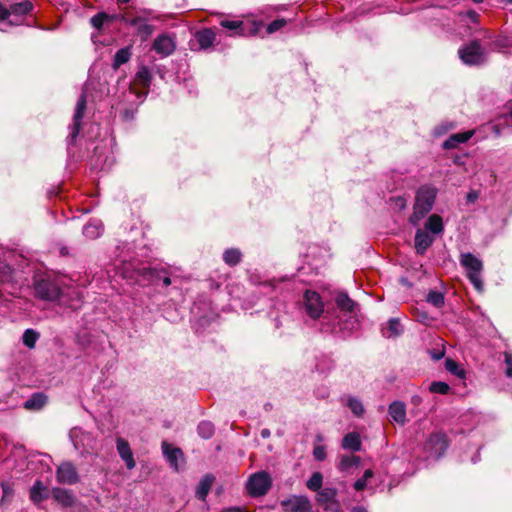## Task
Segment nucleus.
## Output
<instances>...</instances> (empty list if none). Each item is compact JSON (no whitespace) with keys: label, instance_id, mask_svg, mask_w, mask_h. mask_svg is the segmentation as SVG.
I'll use <instances>...</instances> for the list:
<instances>
[{"label":"nucleus","instance_id":"1","mask_svg":"<svg viewBox=\"0 0 512 512\" xmlns=\"http://www.w3.org/2000/svg\"><path fill=\"white\" fill-rule=\"evenodd\" d=\"M437 196V189L429 185L421 186L415 196L413 213L409 222L416 226L432 210Z\"/></svg>","mask_w":512,"mask_h":512},{"label":"nucleus","instance_id":"2","mask_svg":"<svg viewBox=\"0 0 512 512\" xmlns=\"http://www.w3.org/2000/svg\"><path fill=\"white\" fill-rule=\"evenodd\" d=\"M33 287L35 296L44 301L55 302L63 295L58 281L50 277L35 279Z\"/></svg>","mask_w":512,"mask_h":512},{"label":"nucleus","instance_id":"3","mask_svg":"<svg viewBox=\"0 0 512 512\" xmlns=\"http://www.w3.org/2000/svg\"><path fill=\"white\" fill-rule=\"evenodd\" d=\"M461 266L465 269L466 276L470 282L474 285L476 290H483V281L481 274L483 271V263L474 254L467 252L462 253L459 258Z\"/></svg>","mask_w":512,"mask_h":512},{"label":"nucleus","instance_id":"4","mask_svg":"<svg viewBox=\"0 0 512 512\" xmlns=\"http://www.w3.org/2000/svg\"><path fill=\"white\" fill-rule=\"evenodd\" d=\"M33 9L32 2H15L7 9L0 2V24L17 25L20 17Z\"/></svg>","mask_w":512,"mask_h":512},{"label":"nucleus","instance_id":"5","mask_svg":"<svg viewBox=\"0 0 512 512\" xmlns=\"http://www.w3.org/2000/svg\"><path fill=\"white\" fill-rule=\"evenodd\" d=\"M459 58L466 65H481L485 62V50L478 40H473L470 43L462 46L458 50Z\"/></svg>","mask_w":512,"mask_h":512},{"label":"nucleus","instance_id":"6","mask_svg":"<svg viewBox=\"0 0 512 512\" xmlns=\"http://www.w3.org/2000/svg\"><path fill=\"white\" fill-rule=\"evenodd\" d=\"M220 25L223 28L233 31V35L253 36L260 32L264 26L262 21L259 22H243L239 20H222Z\"/></svg>","mask_w":512,"mask_h":512},{"label":"nucleus","instance_id":"7","mask_svg":"<svg viewBox=\"0 0 512 512\" xmlns=\"http://www.w3.org/2000/svg\"><path fill=\"white\" fill-rule=\"evenodd\" d=\"M271 487V478L268 473L261 471L250 476L246 488L249 495L259 497L265 495Z\"/></svg>","mask_w":512,"mask_h":512},{"label":"nucleus","instance_id":"8","mask_svg":"<svg viewBox=\"0 0 512 512\" xmlns=\"http://www.w3.org/2000/svg\"><path fill=\"white\" fill-rule=\"evenodd\" d=\"M86 107H87V95L85 92H82L77 100V103H76L75 112L73 115V123L70 127L71 132L67 138L68 144H74L76 141V138L81 129V120L84 117V112L86 110Z\"/></svg>","mask_w":512,"mask_h":512},{"label":"nucleus","instance_id":"9","mask_svg":"<svg viewBox=\"0 0 512 512\" xmlns=\"http://www.w3.org/2000/svg\"><path fill=\"white\" fill-rule=\"evenodd\" d=\"M303 300L308 316L314 320L320 318L324 311V305L320 295L316 291L306 290Z\"/></svg>","mask_w":512,"mask_h":512},{"label":"nucleus","instance_id":"10","mask_svg":"<svg viewBox=\"0 0 512 512\" xmlns=\"http://www.w3.org/2000/svg\"><path fill=\"white\" fill-rule=\"evenodd\" d=\"M448 445L447 436L442 432H437L430 435L424 448L430 456L439 458L446 452Z\"/></svg>","mask_w":512,"mask_h":512},{"label":"nucleus","instance_id":"11","mask_svg":"<svg viewBox=\"0 0 512 512\" xmlns=\"http://www.w3.org/2000/svg\"><path fill=\"white\" fill-rule=\"evenodd\" d=\"M56 479L60 484L74 485L79 482V474L70 461L62 462L56 470Z\"/></svg>","mask_w":512,"mask_h":512},{"label":"nucleus","instance_id":"12","mask_svg":"<svg viewBox=\"0 0 512 512\" xmlns=\"http://www.w3.org/2000/svg\"><path fill=\"white\" fill-rule=\"evenodd\" d=\"M121 20L126 24L136 27V33L142 41H147L153 34L155 27L148 24L146 20L140 16L129 17L127 14H121Z\"/></svg>","mask_w":512,"mask_h":512},{"label":"nucleus","instance_id":"13","mask_svg":"<svg viewBox=\"0 0 512 512\" xmlns=\"http://www.w3.org/2000/svg\"><path fill=\"white\" fill-rule=\"evenodd\" d=\"M176 48L174 39L168 34L157 36L153 42L152 49L159 55L166 57L171 55Z\"/></svg>","mask_w":512,"mask_h":512},{"label":"nucleus","instance_id":"14","mask_svg":"<svg viewBox=\"0 0 512 512\" xmlns=\"http://www.w3.org/2000/svg\"><path fill=\"white\" fill-rule=\"evenodd\" d=\"M311 505L306 496H292L288 499L281 501V506L284 512H304L309 509Z\"/></svg>","mask_w":512,"mask_h":512},{"label":"nucleus","instance_id":"15","mask_svg":"<svg viewBox=\"0 0 512 512\" xmlns=\"http://www.w3.org/2000/svg\"><path fill=\"white\" fill-rule=\"evenodd\" d=\"M116 448L119 456L125 462L126 467L129 470H132L136 466V462L133 457L132 450L127 440L122 437L117 438L116 440Z\"/></svg>","mask_w":512,"mask_h":512},{"label":"nucleus","instance_id":"16","mask_svg":"<svg viewBox=\"0 0 512 512\" xmlns=\"http://www.w3.org/2000/svg\"><path fill=\"white\" fill-rule=\"evenodd\" d=\"M194 36L199 46V50H207L211 48L216 40V33L211 28L198 30Z\"/></svg>","mask_w":512,"mask_h":512},{"label":"nucleus","instance_id":"17","mask_svg":"<svg viewBox=\"0 0 512 512\" xmlns=\"http://www.w3.org/2000/svg\"><path fill=\"white\" fill-rule=\"evenodd\" d=\"M434 237L429 235L426 231L418 229L414 238V247L416 253L424 255L427 249L433 244Z\"/></svg>","mask_w":512,"mask_h":512},{"label":"nucleus","instance_id":"18","mask_svg":"<svg viewBox=\"0 0 512 512\" xmlns=\"http://www.w3.org/2000/svg\"><path fill=\"white\" fill-rule=\"evenodd\" d=\"M391 420L399 425H405L407 422L406 418V405L402 401H394L389 405L388 408Z\"/></svg>","mask_w":512,"mask_h":512},{"label":"nucleus","instance_id":"19","mask_svg":"<svg viewBox=\"0 0 512 512\" xmlns=\"http://www.w3.org/2000/svg\"><path fill=\"white\" fill-rule=\"evenodd\" d=\"M162 449L163 454L166 458V460L169 462L170 466L175 469L179 470V463L178 461L183 459V452L180 448L172 447L166 442L162 443Z\"/></svg>","mask_w":512,"mask_h":512},{"label":"nucleus","instance_id":"20","mask_svg":"<svg viewBox=\"0 0 512 512\" xmlns=\"http://www.w3.org/2000/svg\"><path fill=\"white\" fill-rule=\"evenodd\" d=\"M473 135V130L452 134L443 142L442 147L446 150L455 149L460 144H463L471 139Z\"/></svg>","mask_w":512,"mask_h":512},{"label":"nucleus","instance_id":"21","mask_svg":"<svg viewBox=\"0 0 512 512\" xmlns=\"http://www.w3.org/2000/svg\"><path fill=\"white\" fill-rule=\"evenodd\" d=\"M104 231L103 223L98 219L90 220L84 227H83V235L90 239L94 240L97 239L102 235Z\"/></svg>","mask_w":512,"mask_h":512},{"label":"nucleus","instance_id":"22","mask_svg":"<svg viewBox=\"0 0 512 512\" xmlns=\"http://www.w3.org/2000/svg\"><path fill=\"white\" fill-rule=\"evenodd\" d=\"M52 496L57 502L61 503L65 507H71L75 503L73 494L64 488L54 487L52 489Z\"/></svg>","mask_w":512,"mask_h":512},{"label":"nucleus","instance_id":"23","mask_svg":"<svg viewBox=\"0 0 512 512\" xmlns=\"http://www.w3.org/2000/svg\"><path fill=\"white\" fill-rule=\"evenodd\" d=\"M47 396L42 392L33 393L29 399L24 402L23 407L26 410H40L47 403Z\"/></svg>","mask_w":512,"mask_h":512},{"label":"nucleus","instance_id":"24","mask_svg":"<svg viewBox=\"0 0 512 512\" xmlns=\"http://www.w3.org/2000/svg\"><path fill=\"white\" fill-rule=\"evenodd\" d=\"M49 497L47 487L40 480H36L30 489V499L33 503H40Z\"/></svg>","mask_w":512,"mask_h":512},{"label":"nucleus","instance_id":"25","mask_svg":"<svg viewBox=\"0 0 512 512\" xmlns=\"http://www.w3.org/2000/svg\"><path fill=\"white\" fill-rule=\"evenodd\" d=\"M214 477L210 474L205 475L198 483L195 491V495L199 500H205L208 495L211 486L213 484Z\"/></svg>","mask_w":512,"mask_h":512},{"label":"nucleus","instance_id":"26","mask_svg":"<svg viewBox=\"0 0 512 512\" xmlns=\"http://www.w3.org/2000/svg\"><path fill=\"white\" fill-rule=\"evenodd\" d=\"M116 19H121V14L110 15L106 12H99L90 19V23L95 29L99 30L103 27L105 22H112Z\"/></svg>","mask_w":512,"mask_h":512},{"label":"nucleus","instance_id":"27","mask_svg":"<svg viewBox=\"0 0 512 512\" xmlns=\"http://www.w3.org/2000/svg\"><path fill=\"white\" fill-rule=\"evenodd\" d=\"M337 307L345 312H354L357 304L345 292H340L335 299Z\"/></svg>","mask_w":512,"mask_h":512},{"label":"nucleus","instance_id":"28","mask_svg":"<svg viewBox=\"0 0 512 512\" xmlns=\"http://www.w3.org/2000/svg\"><path fill=\"white\" fill-rule=\"evenodd\" d=\"M342 447L354 452L359 451L361 449V439L359 434L356 432L346 434L342 440Z\"/></svg>","mask_w":512,"mask_h":512},{"label":"nucleus","instance_id":"29","mask_svg":"<svg viewBox=\"0 0 512 512\" xmlns=\"http://www.w3.org/2000/svg\"><path fill=\"white\" fill-rule=\"evenodd\" d=\"M425 229L432 232L433 234H440L444 230L443 220L437 214L429 216L425 223Z\"/></svg>","mask_w":512,"mask_h":512},{"label":"nucleus","instance_id":"30","mask_svg":"<svg viewBox=\"0 0 512 512\" xmlns=\"http://www.w3.org/2000/svg\"><path fill=\"white\" fill-rule=\"evenodd\" d=\"M242 260V253L237 248H230L224 251L223 261L229 266H236Z\"/></svg>","mask_w":512,"mask_h":512},{"label":"nucleus","instance_id":"31","mask_svg":"<svg viewBox=\"0 0 512 512\" xmlns=\"http://www.w3.org/2000/svg\"><path fill=\"white\" fill-rule=\"evenodd\" d=\"M138 274L143 277V279L148 280L149 282H157L162 278V275L165 274V271L159 270L156 268L145 267L138 271Z\"/></svg>","mask_w":512,"mask_h":512},{"label":"nucleus","instance_id":"32","mask_svg":"<svg viewBox=\"0 0 512 512\" xmlns=\"http://www.w3.org/2000/svg\"><path fill=\"white\" fill-rule=\"evenodd\" d=\"M131 55H132V53H131L130 47H124V48L119 49L114 55L113 64H112L113 68L117 69L121 65L127 63L130 60Z\"/></svg>","mask_w":512,"mask_h":512},{"label":"nucleus","instance_id":"33","mask_svg":"<svg viewBox=\"0 0 512 512\" xmlns=\"http://www.w3.org/2000/svg\"><path fill=\"white\" fill-rule=\"evenodd\" d=\"M316 500L319 505H323L324 503L331 502L334 500L338 494L336 488L326 487L317 491Z\"/></svg>","mask_w":512,"mask_h":512},{"label":"nucleus","instance_id":"34","mask_svg":"<svg viewBox=\"0 0 512 512\" xmlns=\"http://www.w3.org/2000/svg\"><path fill=\"white\" fill-rule=\"evenodd\" d=\"M360 464V457L355 455H344L341 457L338 464V469L342 472L348 471L352 467H357Z\"/></svg>","mask_w":512,"mask_h":512},{"label":"nucleus","instance_id":"35","mask_svg":"<svg viewBox=\"0 0 512 512\" xmlns=\"http://www.w3.org/2000/svg\"><path fill=\"white\" fill-rule=\"evenodd\" d=\"M135 80L139 85L148 88L152 81L149 69L146 66H141L136 73Z\"/></svg>","mask_w":512,"mask_h":512},{"label":"nucleus","instance_id":"36","mask_svg":"<svg viewBox=\"0 0 512 512\" xmlns=\"http://www.w3.org/2000/svg\"><path fill=\"white\" fill-rule=\"evenodd\" d=\"M40 334L39 332L35 331L34 329H26L22 335V342L23 344L28 347L29 349H32L35 347L37 340L39 339Z\"/></svg>","mask_w":512,"mask_h":512},{"label":"nucleus","instance_id":"37","mask_svg":"<svg viewBox=\"0 0 512 512\" xmlns=\"http://www.w3.org/2000/svg\"><path fill=\"white\" fill-rule=\"evenodd\" d=\"M426 301L436 308H442L445 304V297L442 292L431 290L426 296Z\"/></svg>","mask_w":512,"mask_h":512},{"label":"nucleus","instance_id":"38","mask_svg":"<svg viewBox=\"0 0 512 512\" xmlns=\"http://www.w3.org/2000/svg\"><path fill=\"white\" fill-rule=\"evenodd\" d=\"M197 432L203 439H210L215 432L214 424L210 421H202L197 427Z\"/></svg>","mask_w":512,"mask_h":512},{"label":"nucleus","instance_id":"39","mask_svg":"<svg viewBox=\"0 0 512 512\" xmlns=\"http://www.w3.org/2000/svg\"><path fill=\"white\" fill-rule=\"evenodd\" d=\"M346 405L349 407L351 412L356 417H361L364 414L365 410H364L362 402L359 399H357L355 397H349Z\"/></svg>","mask_w":512,"mask_h":512},{"label":"nucleus","instance_id":"40","mask_svg":"<svg viewBox=\"0 0 512 512\" xmlns=\"http://www.w3.org/2000/svg\"><path fill=\"white\" fill-rule=\"evenodd\" d=\"M445 368L451 374H453L459 378H465V371L453 359L448 358L445 360Z\"/></svg>","mask_w":512,"mask_h":512},{"label":"nucleus","instance_id":"41","mask_svg":"<svg viewBox=\"0 0 512 512\" xmlns=\"http://www.w3.org/2000/svg\"><path fill=\"white\" fill-rule=\"evenodd\" d=\"M323 476L320 472H314L308 479L306 486L311 491H318L322 487Z\"/></svg>","mask_w":512,"mask_h":512},{"label":"nucleus","instance_id":"42","mask_svg":"<svg viewBox=\"0 0 512 512\" xmlns=\"http://www.w3.org/2000/svg\"><path fill=\"white\" fill-rule=\"evenodd\" d=\"M138 104L137 105H130L129 107H126L120 112V119L123 122H132L136 114L138 112Z\"/></svg>","mask_w":512,"mask_h":512},{"label":"nucleus","instance_id":"43","mask_svg":"<svg viewBox=\"0 0 512 512\" xmlns=\"http://www.w3.org/2000/svg\"><path fill=\"white\" fill-rule=\"evenodd\" d=\"M387 331L389 333V337H396L402 333L401 323L398 318L389 319Z\"/></svg>","mask_w":512,"mask_h":512},{"label":"nucleus","instance_id":"44","mask_svg":"<svg viewBox=\"0 0 512 512\" xmlns=\"http://www.w3.org/2000/svg\"><path fill=\"white\" fill-rule=\"evenodd\" d=\"M429 390L432 393H437L441 395H445L449 392L450 387L446 382L442 381H434L430 384Z\"/></svg>","mask_w":512,"mask_h":512},{"label":"nucleus","instance_id":"45","mask_svg":"<svg viewBox=\"0 0 512 512\" xmlns=\"http://www.w3.org/2000/svg\"><path fill=\"white\" fill-rule=\"evenodd\" d=\"M374 475V472L373 470L371 469H367L365 472H364V475L357 479L354 483V489L357 490V491H362L365 489L366 485H367V481L368 479L372 478Z\"/></svg>","mask_w":512,"mask_h":512},{"label":"nucleus","instance_id":"46","mask_svg":"<svg viewBox=\"0 0 512 512\" xmlns=\"http://www.w3.org/2000/svg\"><path fill=\"white\" fill-rule=\"evenodd\" d=\"M286 23H287L286 20L283 18L276 19L267 25L266 33L272 34L276 31L280 30L281 28H283L286 25Z\"/></svg>","mask_w":512,"mask_h":512},{"label":"nucleus","instance_id":"47","mask_svg":"<svg viewBox=\"0 0 512 512\" xmlns=\"http://www.w3.org/2000/svg\"><path fill=\"white\" fill-rule=\"evenodd\" d=\"M416 320L424 325H430V323L434 320L426 311H422L416 309L415 311Z\"/></svg>","mask_w":512,"mask_h":512},{"label":"nucleus","instance_id":"48","mask_svg":"<svg viewBox=\"0 0 512 512\" xmlns=\"http://www.w3.org/2000/svg\"><path fill=\"white\" fill-rule=\"evenodd\" d=\"M504 363H505V376L507 378H512V353L511 352H504Z\"/></svg>","mask_w":512,"mask_h":512},{"label":"nucleus","instance_id":"49","mask_svg":"<svg viewBox=\"0 0 512 512\" xmlns=\"http://www.w3.org/2000/svg\"><path fill=\"white\" fill-rule=\"evenodd\" d=\"M3 496L1 499V503L9 502L13 496V489L8 483L2 484Z\"/></svg>","mask_w":512,"mask_h":512},{"label":"nucleus","instance_id":"50","mask_svg":"<svg viewBox=\"0 0 512 512\" xmlns=\"http://www.w3.org/2000/svg\"><path fill=\"white\" fill-rule=\"evenodd\" d=\"M313 456L317 461H323L326 458V450L324 446H316L313 450Z\"/></svg>","mask_w":512,"mask_h":512},{"label":"nucleus","instance_id":"51","mask_svg":"<svg viewBox=\"0 0 512 512\" xmlns=\"http://www.w3.org/2000/svg\"><path fill=\"white\" fill-rule=\"evenodd\" d=\"M461 19L468 18L470 22L476 23L478 21L479 14L474 10H468L465 13H460Z\"/></svg>","mask_w":512,"mask_h":512},{"label":"nucleus","instance_id":"52","mask_svg":"<svg viewBox=\"0 0 512 512\" xmlns=\"http://www.w3.org/2000/svg\"><path fill=\"white\" fill-rule=\"evenodd\" d=\"M322 506L326 512H338L339 510V503L336 498L331 502L324 503Z\"/></svg>","mask_w":512,"mask_h":512},{"label":"nucleus","instance_id":"53","mask_svg":"<svg viewBox=\"0 0 512 512\" xmlns=\"http://www.w3.org/2000/svg\"><path fill=\"white\" fill-rule=\"evenodd\" d=\"M160 280H162L163 285L165 287H168L171 284V279L168 275H166V273L162 275V278Z\"/></svg>","mask_w":512,"mask_h":512},{"label":"nucleus","instance_id":"54","mask_svg":"<svg viewBox=\"0 0 512 512\" xmlns=\"http://www.w3.org/2000/svg\"><path fill=\"white\" fill-rule=\"evenodd\" d=\"M432 358L435 359V360H440L441 358L444 357V351H439V352H433L431 354Z\"/></svg>","mask_w":512,"mask_h":512},{"label":"nucleus","instance_id":"55","mask_svg":"<svg viewBox=\"0 0 512 512\" xmlns=\"http://www.w3.org/2000/svg\"><path fill=\"white\" fill-rule=\"evenodd\" d=\"M270 435H271V432H270L269 429L264 428V429L261 430V437L262 438L267 439V438L270 437Z\"/></svg>","mask_w":512,"mask_h":512},{"label":"nucleus","instance_id":"56","mask_svg":"<svg viewBox=\"0 0 512 512\" xmlns=\"http://www.w3.org/2000/svg\"><path fill=\"white\" fill-rule=\"evenodd\" d=\"M222 512H242V510L240 508L231 507L223 510Z\"/></svg>","mask_w":512,"mask_h":512},{"label":"nucleus","instance_id":"57","mask_svg":"<svg viewBox=\"0 0 512 512\" xmlns=\"http://www.w3.org/2000/svg\"><path fill=\"white\" fill-rule=\"evenodd\" d=\"M467 198H468V201H473V200H475L477 198V194L474 193V192L469 193Z\"/></svg>","mask_w":512,"mask_h":512},{"label":"nucleus","instance_id":"58","mask_svg":"<svg viewBox=\"0 0 512 512\" xmlns=\"http://www.w3.org/2000/svg\"><path fill=\"white\" fill-rule=\"evenodd\" d=\"M60 254H61L62 256H66V255H68V254H69V252H68V248H67V247H62V248L60 249Z\"/></svg>","mask_w":512,"mask_h":512},{"label":"nucleus","instance_id":"59","mask_svg":"<svg viewBox=\"0 0 512 512\" xmlns=\"http://www.w3.org/2000/svg\"><path fill=\"white\" fill-rule=\"evenodd\" d=\"M210 287L212 289H219L220 288V284L219 283H216L214 280L211 281V284H210Z\"/></svg>","mask_w":512,"mask_h":512},{"label":"nucleus","instance_id":"60","mask_svg":"<svg viewBox=\"0 0 512 512\" xmlns=\"http://www.w3.org/2000/svg\"><path fill=\"white\" fill-rule=\"evenodd\" d=\"M352 512H367V510L363 507H354Z\"/></svg>","mask_w":512,"mask_h":512},{"label":"nucleus","instance_id":"61","mask_svg":"<svg viewBox=\"0 0 512 512\" xmlns=\"http://www.w3.org/2000/svg\"><path fill=\"white\" fill-rule=\"evenodd\" d=\"M418 400H419V399H418V397H417V398H416V397H415V398H413V402H414V403H418Z\"/></svg>","mask_w":512,"mask_h":512},{"label":"nucleus","instance_id":"62","mask_svg":"<svg viewBox=\"0 0 512 512\" xmlns=\"http://www.w3.org/2000/svg\"><path fill=\"white\" fill-rule=\"evenodd\" d=\"M304 512H312V507L311 505L309 506V509L307 511H304Z\"/></svg>","mask_w":512,"mask_h":512},{"label":"nucleus","instance_id":"63","mask_svg":"<svg viewBox=\"0 0 512 512\" xmlns=\"http://www.w3.org/2000/svg\"><path fill=\"white\" fill-rule=\"evenodd\" d=\"M510 116H511V119H512V111L510 112Z\"/></svg>","mask_w":512,"mask_h":512}]
</instances>
